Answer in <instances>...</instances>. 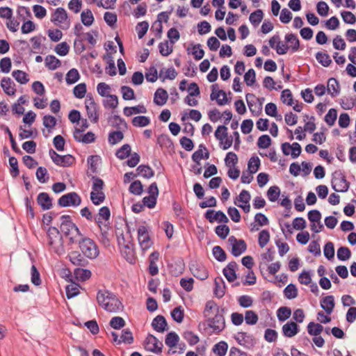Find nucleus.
I'll list each match as a JSON object with an SVG mask.
<instances>
[{"label":"nucleus","instance_id":"nucleus-40","mask_svg":"<svg viewBox=\"0 0 356 356\" xmlns=\"http://www.w3.org/2000/svg\"><path fill=\"white\" fill-rule=\"evenodd\" d=\"M264 17L263 11L260 9L252 13L250 15L249 20L254 26H257L261 22Z\"/></svg>","mask_w":356,"mask_h":356},{"label":"nucleus","instance_id":"nucleus-24","mask_svg":"<svg viewBox=\"0 0 356 356\" xmlns=\"http://www.w3.org/2000/svg\"><path fill=\"white\" fill-rule=\"evenodd\" d=\"M168 98L167 91L163 88H158L154 93V102L158 106H163L166 103Z\"/></svg>","mask_w":356,"mask_h":356},{"label":"nucleus","instance_id":"nucleus-37","mask_svg":"<svg viewBox=\"0 0 356 356\" xmlns=\"http://www.w3.org/2000/svg\"><path fill=\"white\" fill-rule=\"evenodd\" d=\"M103 105L106 108H116L118 106V98L115 95H110L103 101Z\"/></svg>","mask_w":356,"mask_h":356},{"label":"nucleus","instance_id":"nucleus-62","mask_svg":"<svg viewBox=\"0 0 356 356\" xmlns=\"http://www.w3.org/2000/svg\"><path fill=\"white\" fill-rule=\"evenodd\" d=\"M213 254L215 259L220 262L225 261L227 257L225 252L218 245L213 248Z\"/></svg>","mask_w":356,"mask_h":356},{"label":"nucleus","instance_id":"nucleus-10","mask_svg":"<svg viewBox=\"0 0 356 356\" xmlns=\"http://www.w3.org/2000/svg\"><path fill=\"white\" fill-rule=\"evenodd\" d=\"M81 203V197L75 192H71L62 195L58 200V204L62 207H78Z\"/></svg>","mask_w":356,"mask_h":356},{"label":"nucleus","instance_id":"nucleus-31","mask_svg":"<svg viewBox=\"0 0 356 356\" xmlns=\"http://www.w3.org/2000/svg\"><path fill=\"white\" fill-rule=\"evenodd\" d=\"M177 76V72L176 70L172 67L170 68H162L159 72V77L161 79L162 81H164L165 79L173 80Z\"/></svg>","mask_w":356,"mask_h":356},{"label":"nucleus","instance_id":"nucleus-23","mask_svg":"<svg viewBox=\"0 0 356 356\" xmlns=\"http://www.w3.org/2000/svg\"><path fill=\"white\" fill-rule=\"evenodd\" d=\"M37 201L43 210H49L52 207L51 198L47 193L42 192L39 193Z\"/></svg>","mask_w":356,"mask_h":356},{"label":"nucleus","instance_id":"nucleus-11","mask_svg":"<svg viewBox=\"0 0 356 356\" xmlns=\"http://www.w3.org/2000/svg\"><path fill=\"white\" fill-rule=\"evenodd\" d=\"M49 156L53 162L61 167H69L74 163V158L70 154L61 156L56 152L53 149L49 152Z\"/></svg>","mask_w":356,"mask_h":356},{"label":"nucleus","instance_id":"nucleus-60","mask_svg":"<svg viewBox=\"0 0 356 356\" xmlns=\"http://www.w3.org/2000/svg\"><path fill=\"white\" fill-rule=\"evenodd\" d=\"M109 121L111 122L112 126L117 127L118 129H123L127 127L126 122L119 115H115L112 116L110 118Z\"/></svg>","mask_w":356,"mask_h":356},{"label":"nucleus","instance_id":"nucleus-55","mask_svg":"<svg viewBox=\"0 0 356 356\" xmlns=\"http://www.w3.org/2000/svg\"><path fill=\"white\" fill-rule=\"evenodd\" d=\"M244 319L248 325H255L258 321L257 314L252 310H248L245 313Z\"/></svg>","mask_w":356,"mask_h":356},{"label":"nucleus","instance_id":"nucleus-33","mask_svg":"<svg viewBox=\"0 0 356 356\" xmlns=\"http://www.w3.org/2000/svg\"><path fill=\"white\" fill-rule=\"evenodd\" d=\"M45 66L50 70H55L61 65V62L55 56L49 55L46 56Z\"/></svg>","mask_w":356,"mask_h":356},{"label":"nucleus","instance_id":"nucleus-35","mask_svg":"<svg viewBox=\"0 0 356 356\" xmlns=\"http://www.w3.org/2000/svg\"><path fill=\"white\" fill-rule=\"evenodd\" d=\"M136 171L137 175L146 179H149L154 175V170L149 165H140L137 168Z\"/></svg>","mask_w":356,"mask_h":356},{"label":"nucleus","instance_id":"nucleus-39","mask_svg":"<svg viewBox=\"0 0 356 356\" xmlns=\"http://www.w3.org/2000/svg\"><path fill=\"white\" fill-rule=\"evenodd\" d=\"M251 97L252 99H254V95L253 94H247L246 95V100L248 106L250 108V111L254 115H258L259 111L261 110V106L259 105L257 106L256 104L254 103L253 100H250L249 98Z\"/></svg>","mask_w":356,"mask_h":356},{"label":"nucleus","instance_id":"nucleus-28","mask_svg":"<svg viewBox=\"0 0 356 356\" xmlns=\"http://www.w3.org/2000/svg\"><path fill=\"white\" fill-rule=\"evenodd\" d=\"M152 325L156 331L163 332L166 330L167 322L163 316L159 315L153 319Z\"/></svg>","mask_w":356,"mask_h":356},{"label":"nucleus","instance_id":"nucleus-44","mask_svg":"<svg viewBox=\"0 0 356 356\" xmlns=\"http://www.w3.org/2000/svg\"><path fill=\"white\" fill-rule=\"evenodd\" d=\"M291 314V310L287 307H281L277 311V316L280 321L283 322L288 319Z\"/></svg>","mask_w":356,"mask_h":356},{"label":"nucleus","instance_id":"nucleus-9","mask_svg":"<svg viewBox=\"0 0 356 356\" xmlns=\"http://www.w3.org/2000/svg\"><path fill=\"white\" fill-rule=\"evenodd\" d=\"M51 21L60 28L65 29L70 26V20L65 10L63 8H58L51 15Z\"/></svg>","mask_w":356,"mask_h":356},{"label":"nucleus","instance_id":"nucleus-58","mask_svg":"<svg viewBox=\"0 0 356 356\" xmlns=\"http://www.w3.org/2000/svg\"><path fill=\"white\" fill-rule=\"evenodd\" d=\"M270 240V233L268 230L264 229L259 234L258 243L261 248L265 247Z\"/></svg>","mask_w":356,"mask_h":356},{"label":"nucleus","instance_id":"nucleus-54","mask_svg":"<svg viewBox=\"0 0 356 356\" xmlns=\"http://www.w3.org/2000/svg\"><path fill=\"white\" fill-rule=\"evenodd\" d=\"M284 296L288 299H293L298 296V289L296 285L293 284H289L284 290Z\"/></svg>","mask_w":356,"mask_h":356},{"label":"nucleus","instance_id":"nucleus-61","mask_svg":"<svg viewBox=\"0 0 356 356\" xmlns=\"http://www.w3.org/2000/svg\"><path fill=\"white\" fill-rule=\"evenodd\" d=\"M337 118V111L335 108H330L325 116V121L329 126L334 124Z\"/></svg>","mask_w":356,"mask_h":356},{"label":"nucleus","instance_id":"nucleus-15","mask_svg":"<svg viewBox=\"0 0 356 356\" xmlns=\"http://www.w3.org/2000/svg\"><path fill=\"white\" fill-rule=\"evenodd\" d=\"M228 241L232 245L231 253L234 257H238L245 252L247 249V245L244 240H238L234 236H232L229 238Z\"/></svg>","mask_w":356,"mask_h":356},{"label":"nucleus","instance_id":"nucleus-16","mask_svg":"<svg viewBox=\"0 0 356 356\" xmlns=\"http://www.w3.org/2000/svg\"><path fill=\"white\" fill-rule=\"evenodd\" d=\"M204 217L210 222L217 221L218 222L226 223L229 221L228 218L221 211H215L213 210H208L204 214Z\"/></svg>","mask_w":356,"mask_h":356},{"label":"nucleus","instance_id":"nucleus-32","mask_svg":"<svg viewBox=\"0 0 356 356\" xmlns=\"http://www.w3.org/2000/svg\"><path fill=\"white\" fill-rule=\"evenodd\" d=\"M100 230L99 241L104 245H108L110 243L109 230L111 227L109 225L98 226Z\"/></svg>","mask_w":356,"mask_h":356},{"label":"nucleus","instance_id":"nucleus-8","mask_svg":"<svg viewBox=\"0 0 356 356\" xmlns=\"http://www.w3.org/2000/svg\"><path fill=\"white\" fill-rule=\"evenodd\" d=\"M85 106L88 119L92 123H97L99 118V106L91 95L86 96Z\"/></svg>","mask_w":356,"mask_h":356},{"label":"nucleus","instance_id":"nucleus-4","mask_svg":"<svg viewBox=\"0 0 356 356\" xmlns=\"http://www.w3.org/2000/svg\"><path fill=\"white\" fill-rule=\"evenodd\" d=\"M48 245L57 254H63L65 252L63 237L58 229L51 227L47 230Z\"/></svg>","mask_w":356,"mask_h":356},{"label":"nucleus","instance_id":"nucleus-30","mask_svg":"<svg viewBox=\"0 0 356 356\" xmlns=\"http://www.w3.org/2000/svg\"><path fill=\"white\" fill-rule=\"evenodd\" d=\"M215 288L213 293L218 298H222L225 293V284L222 277H218L214 280Z\"/></svg>","mask_w":356,"mask_h":356},{"label":"nucleus","instance_id":"nucleus-19","mask_svg":"<svg viewBox=\"0 0 356 356\" xmlns=\"http://www.w3.org/2000/svg\"><path fill=\"white\" fill-rule=\"evenodd\" d=\"M209 153L206 147L201 144L198 147V149L195 151L192 155V160L197 165H200V161L203 159H208Z\"/></svg>","mask_w":356,"mask_h":356},{"label":"nucleus","instance_id":"nucleus-48","mask_svg":"<svg viewBox=\"0 0 356 356\" xmlns=\"http://www.w3.org/2000/svg\"><path fill=\"white\" fill-rule=\"evenodd\" d=\"M260 166V159L258 156H252L248 163V171L252 173H256Z\"/></svg>","mask_w":356,"mask_h":356},{"label":"nucleus","instance_id":"nucleus-50","mask_svg":"<svg viewBox=\"0 0 356 356\" xmlns=\"http://www.w3.org/2000/svg\"><path fill=\"white\" fill-rule=\"evenodd\" d=\"M129 191L134 195H140L143 191V186L141 181L136 180L132 182L129 186Z\"/></svg>","mask_w":356,"mask_h":356},{"label":"nucleus","instance_id":"nucleus-14","mask_svg":"<svg viewBox=\"0 0 356 356\" xmlns=\"http://www.w3.org/2000/svg\"><path fill=\"white\" fill-rule=\"evenodd\" d=\"M144 347L146 350L159 354L162 352L163 343L152 334H148L145 341Z\"/></svg>","mask_w":356,"mask_h":356},{"label":"nucleus","instance_id":"nucleus-34","mask_svg":"<svg viewBox=\"0 0 356 356\" xmlns=\"http://www.w3.org/2000/svg\"><path fill=\"white\" fill-rule=\"evenodd\" d=\"M123 112L126 116L129 117L134 114L146 113L147 109L143 105H138L131 107L127 106L124 108Z\"/></svg>","mask_w":356,"mask_h":356},{"label":"nucleus","instance_id":"nucleus-57","mask_svg":"<svg viewBox=\"0 0 356 356\" xmlns=\"http://www.w3.org/2000/svg\"><path fill=\"white\" fill-rule=\"evenodd\" d=\"M36 177L42 183H46L49 179L47 170L44 167H39L36 171Z\"/></svg>","mask_w":356,"mask_h":356},{"label":"nucleus","instance_id":"nucleus-17","mask_svg":"<svg viewBox=\"0 0 356 356\" xmlns=\"http://www.w3.org/2000/svg\"><path fill=\"white\" fill-rule=\"evenodd\" d=\"M218 85L214 84L212 86V92L210 95V98L211 100H216L217 104L220 106L225 105L227 104L228 99L227 98V95L225 91L222 90H217Z\"/></svg>","mask_w":356,"mask_h":356},{"label":"nucleus","instance_id":"nucleus-18","mask_svg":"<svg viewBox=\"0 0 356 356\" xmlns=\"http://www.w3.org/2000/svg\"><path fill=\"white\" fill-rule=\"evenodd\" d=\"M111 217V211L108 207H103L99 209L97 216L95 218L96 224L99 226L109 225L108 221Z\"/></svg>","mask_w":356,"mask_h":356},{"label":"nucleus","instance_id":"nucleus-47","mask_svg":"<svg viewBox=\"0 0 356 356\" xmlns=\"http://www.w3.org/2000/svg\"><path fill=\"white\" fill-rule=\"evenodd\" d=\"M130 154L131 146L128 144L123 145L115 153V156L121 160L126 159Z\"/></svg>","mask_w":356,"mask_h":356},{"label":"nucleus","instance_id":"nucleus-1","mask_svg":"<svg viewBox=\"0 0 356 356\" xmlns=\"http://www.w3.org/2000/svg\"><path fill=\"white\" fill-rule=\"evenodd\" d=\"M203 315L207 318V325L212 330V332L218 334L225 329V318L219 312V308L214 302L209 301L206 303Z\"/></svg>","mask_w":356,"mask_h":356},{"label":"nucleus","instance_id":"nucleus-5","mask_svg":"<svg viewBox=\"0 0 356 356\" xmlns=\"http://www.w3.org/2000/svg\"><path fill=\"white\" fill-rule=\"evenodd\" d=\"M77 243L83 254L90 259H95L99 254V248L95 242L88 237L82 235L79 238Z\"/></svg>","mask_w":356,"mask_h":356},{"label":"nucleus","instance_id":"nucleus-21","mask_svg":"<svg viewBox=\"0 0 356 356\" xmlns=\"http://www.w3.org/2000/svg\"><path fill=\"white\" fill-rule=\"evenodd\" d=\"M299 331V327L293 321L287 322L282 326V333L286 337H294Z\"/></svg>","mask_w":356,"mask_h":356},{"label":"nucleus","instance_id":"nucleus-59","mask_svg":"<svg viewBox=\"0 0 356 356\" xmlns=\"http://www.w3.org/2000/svg\"><path fill=\"white\" fill-rule=\"evenodd\" d=\"M79 293V286L75 283L66 286V296L68 299L72 298Z\"/></svg>","mask_w":356,"mask_h":356},{"label":"nucleus","instance_id":"nucleus-29","mask_svg":"<svg viewBox=\"0 0 356 356\" xmlns=\"http://www.w3.org/2000/svg\"><path fill=\"white\" fill-rule=\"evenodd\" d=\"M70 261L75 266H84L86 260L83 256L78 251H72L68 255Z\"/></svg>","mask_w":356,"mask_h":356},{"label":"nucleus","instance_id":"nucleus-52","mask_svg":"<svg viewBox=\"0 0 356 356\" xmlns=\"http://www.w3.org/2000/svg\"><path fill=\"white\" fill-rule=\"evenodd\" d=\"M12 76L21 84H26L29 81L26 73L22 70H14L12 72Z\"/></svg>","mask_w":356,"mask_h":356},{"label":"nucleus","instance_id":"nucleus-38","mask_svg":"<svg viewBox=\"0 0 356 356\" xmlns=\"http://www.w3.org/2000/svg\"><path fill=\"white\" fill-rule=\"evenodd\" d=\"M316 58L318 60V62L324 67H328L332 63V59L330 58V56L326 52H317L316 54Z\"/></svg>","mask_w":356,"mask_h":356},{"label":"nucleus","instance_id":"nucleus-27","mask_svg":"<svg viewBox=\"0 0 356 356\" xmlns=\"http://www.w3.org/2000/svg\"><path fill=\"white\" fill-rule=\"evenodd\" d=\"M285 40L288 43L289 49L293 52H296L300 47V41L296 35L293 33H288L285 35Z\"/></svg>","mask_w":356,"mask_h":356},{"label":"nucleus","instance_id":"nucleus-51","mask_svg":"<svg viewBox=\"0 0 356 356\" xmlns=\"http://www.w3.org/2000/svg\"><path fill=\"white\" fill-rule=\"evenodd\" d=\"M79 73L76 69H71L66 74V82L67 84H73L79 79Z\"/></svg>","mask_w":356,"mask_h":356},{"label":"nucleus","instance_id":"nucleus-41","mask_svg":"<svg viewBox=\"0 0 356 356\" xmlns=\"http://www.w3.org/2000/svg\"><path fill=\"white\" fill-rule=\"evenodd\" d=\"M82 23L87 26H90L94 22V17L90 10H83L81 14Z\"/></svg>","mask_w":356,"mask_h":356},{"label":"nucleus","instance_id":"nucleus-63","mask_svg":"<svg viewBox=\"0 0 356 356\" xmlns=\"http://www.w3.org/2000/svg\"><path fill=\"white\" fill-rule=\"evenodd\" d=\"M74 95L79 99H82L86 93V85L83 83H79L74 88Z\"/></svg>","mask_w":356,"mask_h":356},{"label":"nucleus","instance_id":"nucleus-49","mask_svg":"<svg viewBox=\"0 0 356 356\" xmlns=\"http://www.w3.org/2000/svg\"><path fill=\"white\" fill-rule=\"evenodd\" d=\"M124 138V134L121 131H112L108 135V143L111 145H115L120 142Z\"/></svg>","mask_w":356,"mask_h":356},{"label":"nucleus","instance_id":"nucleus-2","mask_svg":"<svg viewBox=\"0 0 356 356\" xmlns=\"http://www.w3.org/2000/svg\"><path fill=\"white\" fill-rule=\"evenodd\" d=\"M97 301L99 306L111 313H118L123 309L119 298L108 290H99L97 294Z\"/></svg>","mask_w":356,"mask_h":356},{"label":"nucleus","instance_id":"nucleus-26","mask_svg":"<svg viewBox=\"0 0 356 356\" xmlns=\"http://www.w3.org/2000/svg\"><path fill=\"white\" fill-rule=\"evenodd\" d=\"M321 307L327 314H330L334 307V298L333 296H327L321 300Z\"/></svg>","mask_w":356,"mask_h":356},{"label":"nucleus","instance_id":"nucleus-12","mask_svg":"<svg viewBox=\"0 0 356 356\" xmlns=\"http://www.w3.org/2000/svg\"><path fill=\"white\" fill-rule=\"evenodd\" d=\"M138 243L143 250L149 249L152 242L151 241L149 230L147 227L140 225L137 229Z\"/></svg>","mask_w":356,"mask_h":356},{"label":"nucleus","instance_id":"nucleus-6","mask_svg":"<svg viewBox=\"0 0 356 356\" xmlns=\"http://www.w3.org/2000/svg\"><path fill=\"white\" fill-rule=\"evenodd\" d=\"M92 191L90 192V200L95 205H99L105 200L106 196L103 191L104 181L97 177H92Z\"/></svg>","mask_w":356,"mask_h":356},{"label":"nucleus","instance_id":"nucleus-25","mask_svg":"<svg viewBox=\"0 0 356 356\" xmlns=\"http://www.w3.org/2000/svg\"><path fill=\"white\" fill-rule=\"evenodd\" d=\"M327 92L332 97H337L340 92V86L338 81L334 78H330L327 81Z\"/></svg>","mask_w":356,"mask_h":356},{"label":"nucleus","instance_id":"nucleus-64","mask_svg":"<svg viewBox=\"0 0 356 356\" xmlns=\"http://www.w3.org/2000/svg\"><path fill=\"white\" fill-rule=\"evenodd\" d=\"M215 137L219 141H222L223 139L228 136L227 127L225 125H220L217 127L215 131Z\"/></svg>","mask_w":356,"mask_h":356},{"label":"nucleus","instance_id":"nucleus-46","mask_svg":"<svg viewBox=\"0 0 356 356\" xmlns=\"http://www.w3.org/2000/svg\"><path fill=\"white\" fill-rule=\"evenodd\" d=\"M228 349L227 343L225 341H220L214 345L213 351L219 356H225Z\"/></svg>","mask_w":356,"mask_h":356},{"label":"nucleus","instance_id":"nucleus-13","mask_svg":"<svg viewBox=\"0 0 356 356\" xmlns=\"http://www.w3.org/2000/svg\"><path fill=\"white\" fill-rule=\"evenodd\" d=\"M308 219L311 222V229L315 233L321 232L324 226L321 222V213L318 210H312L308 212Z\"/></svg>","mask_w":356,"mask_h":356},{"label":"nucleus","instance_id":"nucleus-36","mask_svg":"<svg viewBox=\"0 0 356 356\" xmlns=\"http://www.w3.org/2000/svg\"><path fill=\"white\" fill-rule=\"evenodd\" d=\"M191 270L194 276L201 280H204L208 277V272L204 266H193Z\"/></svg>","mask_w":356,"mask_h":356},{"label":"nucleus","instance_id":"nucleus-20","mask_svg":"<svg viewBox=\"0 0 356 356\" xmlns=\"http://www.w3.org/2000/svg\"><path fill=\"white\" fill-rule=\"evenodd\" d=\"M237 266L235 261H231L223 269V275L229 282H234L236 278V268Z\"/></svg>","mask_w":356,"mask_h":356},{"label":"nucleus","instance_id":"nucleus-22","mask_svg":"<svg viewBox=\"0 0 356 356\" xmlns=\"http://www.w3.org/2000/svg\"><path fill=\"white\" fill-rule=\"evenodd\" d=\"M1 86L8 95L13 96L15 94V84L10 78L3 77L1 81Z\"/></svg>","mask_w":356,"mask_h":356},{"label":"nucleus","instance_id":"nucleus-56","mask_svg":"<svg viewBox=\"0 0 356 356\" xmlns=\"http://www.w3.org/2000/svg\"><path fill=\"white\" fill-rule=\"evenodd\" d=\"M42 121H43V125L47 129H48V131L49 133L51 131V129H53L56 124V120L52 115H44L43 117Z\"/></svg>","mask_w":356,"mask_h":356},{"label":"nucleus","instance_id":"nucleus-3","mask_svg":"<svg viewBox=\"0 0 356 356\" xmlns=\"http://www.w3.org/2000/svg\"><path fill=\"white\" fill-rule=\"evenodd\" d=\"M60 230L66 236L69 237L71 243H76L79 241V238L81 236V233L76 225L72 221L71 218L68 215H64L60 217Z\"/></svg>","mask_w":356,"mask_h":356},{"label":"nucleus","instance_id":"nucleus-7","mask_svg":"<svg viewBox=\"0 0 356 356\" xmlns=\"http://www.w3.org/2000/svg\"><path fill=\"white\" fill-rule=\"evenodd\" d=\"M332 188L337 192H346L350 186L346 176L341 170H336L332 173Z\"/></svg>","mask_w":356,"mask_h":356},{"label":"nucleus","instance_id":"nucleus-43","mask_svg":"<svg viewBox=\"0 0 356 356\" xmlns=\"http://www.w3.org/2000/svg\"><path fill=\"white\" fill-rule=\"evenodd\" d=\"M150 123V120L148 117L140 115L134 117L132 119V124L136 127H143L147 126Z\"/></svg>","mask_w":356,"mask_h":356},{"label":"nucleus","instance_id":"nucleus-42","mask_svg":"<svg viewBox=\"0 0 356 356\" xmlns=\"http://www.w3.org/2000/svg\"><path fill=\"white\" fill-rule=\"evenodd\" d=\"M323 330V327L319 323L310 322L307 325V332L310 335L318 336Z\"/></svg>","mask_w":356,"mask_h":356},{"label":"nucleus","instance_id":"nucleus-45","mask_svg":"<svg viewBox=\"0 0 356 356\" xmlns=\"http://www.w3.org/2000/svg\"><path fill=\"white\" fill-rule=\"evenodd\" d=\"M179 336L174 332H169L165 337V343L170 348H174L179 341Z\"/></svg>","mask_w":356,"mask_h":356},{"label":"nucleus","instance_id":"nucleus-53","mask_svg":"<svg viewBox=\"0 0 356 356\" xmlns=\"http://www.w3.org/2000/svg\"><path fill=\"white\" fill-rule=\"evenodd\" d=\"M280 195V189L277 186H270L267 191V197L269 201L275 202Z\"/></svg>","mask_w":356,"mask_h":356}]
</instances>
